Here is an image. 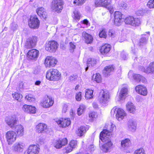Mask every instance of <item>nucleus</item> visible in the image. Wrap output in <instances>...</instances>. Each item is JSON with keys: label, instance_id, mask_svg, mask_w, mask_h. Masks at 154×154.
I'll return each instance as SVG.
<instances>
[{"label": "nucleus", "instance_id": "obj_1", "mask_svg": "<svg viewBox=\"0 0 154 154\" xmlns=\"http://www.w3.org/2000/svg\"><path fill=\"white\" fill-rule=\"evenodd\" d=\"M111 134V132H109L106 129L103 130L100 134V139L102 141L106 143L100 146V141H99L100 149L104 152H106L109 151L112 145L109 138Z\"/></svg>", "mask_w": 154, "mask_h": 154}, {"label": "nucleus", "instance_id": "obj_2", "mask_svg": "<svg viewBox=\"0 0 154 154\" xmlns=\"http://www.w3.org/2000/svg\"><path fill=\"white\" fill-rule=\"evenodd\" d=\"M61 74L57 69H50L46 73V78L50 81H58L60 79Z\"/></svg>", "mask_w": 154, "mask_h": 154}, {"label": "nucleus", "instance_id": "obj_3", "mask_svg": "<svg viewBox=\"0 0 154 154\" xmlns=\"http://www.w3.org/2000/svg\"><path fill=\"white\" fill-rule=\"evenodd\" d=\"M111 113L112 115L116 113V118L119 121L122 120L126 116V112L123 109L120 108L117 109L116 107L112 109Z\"/></svg>", "mask_w": 154, "mask_h": 154}, {"label": "nucleus", "instance_id": "obj_4", "mask_svg": "<svg viewBox=\"0 0 154 154\" xmlns=\"http://www.w3.org/2000/svg\"><path fill=\"white\" fill-rule=\"evenodd\" d=\"M111 0H96L95 1V5L96 7H103L108 9L112 10L113 7L111 5Z\"/></svg>", "mask_w": 154, "mask_h": 154}, {"label": "nucleus", "instance_id": "obj_5", "mask_svg": "<svg viewBox=\"0 0 154 154\" xmlns=\"http://www.w3.org/2000/svg\"><path fill=\"white\" fill-rule=\"evenodd\" d=\"M109 99V93L106 90H102L99 93L98 100L100 103L103 104L107 103Z\"/></svg>", "mask_w": 154, "mask_h": 154}, {"label": "nucleus", "instance_id": "obj_6", "mask_svg": "<svg viewBox=\"0 0 154 154\" xmlns=\"http://www.w3.org/2000/svg\"><path fill=\"white\" fill-rule=\"evenodd\" d=\"M28 25L31 28L37 29L39 26L40 21L36 16H31L29 21Z\"/></svg>", "mask_w": 154, "mask_h": 154}, {"label": "nucleus", "instance_id": "obj_7", "mask_svg": "<svg viewBox=\"0 0 154 154\" xmlns=\"http://www.w3.org/2000/svg\"><path fill=\"white\" fill-rule=\"evenodd\" d=\"M125 22L126 24H129L134 26H138L140 24V20L138 18H134L132 16H129L126 17Z\"/></svg>", "mask_w": 154, "mask_h": 154}, {"label": "nucleus", "instance_id": "obj_8", "mask_svg": "<svg viewBox=\"0 0 154 154\" xmlns=\"http://www.w3.org/2000/svg\"><path fill=\"white\" fill-rule=\"evenodd\" d=\"M17 137L16 132L13 131H8L5 135L6 140L9 145L12 144L16 141Z\"/></svg>", "mask_w": 154, "mask_h": 154}, {"label": "nucleus", "instance_id": "obj_9", "mask_svg": "<svg viewBox=\"0 0 154 154\" xmlns=\"http://www.w3.org/2000/svg\"><path fill=\"white\" fill-rule=\"evenodd\" d=\"M58 45L54 41H49L45 45V49L51 52H55L58 48Z\"/></svg>", "mask_w": 154, "mask_h": 154}, {"label": "nucleus", "instance_id": "obj_10", "mask_svg": "<svg viewBox=\"0 0 154 154\" xmlns=\"http://www.w3.org/2000/svg\"><path fill=\"white\" fill-rule=\"evenodd\" d=\"M57 63L56 59L52 56H47L45 60V64L47 68L54 67Z\"/></svg>", "mask_w": 154, "mask_h": 154}, {"label": "nucleus", "instance_id": "obj_11", "mask_svg": "<svg viewBox=\"0 0 154 154\" xmlns=\"http://www.w3.org/2000/svg\"><path fill=\"white\" fill-rule=\"evenodd\" d=\"M17 119L15 116L9 117L5 119L7 124L12 129H14L17 125Z\"/></svg>", "mask_w": 154, "mask_h": 154}, {"label": "nucleus", "instance_id": "obj_12", "mask_svg": "<svg viewBox=\"0 0 154 154\" xmlns=\"http://www.w3.org/2000/svg\"><path fill=\"white\" fill-rule=\"evenodd\" d=\"M40 148L37 146L31 145L29 146L25 154H39Z\"/></svg>", "mask_w": 154, "mask_h": 154}, {"label": "nucleus", "instance_id": "obj_13", "mask_svg": "<svg viewBox=\"0 0 154 154\" xmlns=\"http://www.w3.org/2000/svg\"><path fill=\"white\" fill-rule=\"evenodd\" d=\"M37 41V37L36 36L29 38L26 43V47L28 48H32L35 46Z\"/></svg>", "mask_w": 154, "mask_h": 154}, {"label": "nucleus", "instance_id": "obj_14", "mask_svg": "<svg viewBox=\"0 0 154 154\" xmlns=\"http://www.w3.org/2000/svg\"><path fill=\"white\" fill-rule=\"evenodd\" d=\"M63 5V2L62 0H54L51 4V6L53 9L57 10H62Z\"/></svg>", "mask_w": 154, "mask_h": 154}, {"label": "nucleus", "instance_id": "obj_15", "mask_svg": "<svg viewBox=\"0 0 154 154\" xmlns=\"http://www.w3.org/2000/svg\"><path fill=\"white\" fill-rule=\"evenodd\" d=\"M54 103L51 97L47 96L42 103V106L45 108H48L51 106Z\"/></svg>", "mask_w": 154, "mask_h": 154}, {"label": "nucleus", "instance_id": "obj_16", "mask_svg": "<svg viewBox=\"0 0 154 154\" xmlns=\"http://www.w3.org/2000/svg\"><path fill=\"white\" fill-rule=\"evenodd\" d=\"M39 54V51L36 49H32L27 53V57L29 59H35L37 58Z\"/></svg>", "mask_w": 154, "mask_h": 154}, {"label": "nucleus", "instance_id": "obj_17", "mask_svg": "<svg viewBox=\"0 0 154 154\" xmlns=\"http://www.w3.org/2000/svg\"><path fill=\"white\" fill-rule=\"evenodd\" d=\"M24 146V144L23 143L17 142L14 144L13 148L14 151L20 152L23 151Z\"/></svg>", "mask_w": 154, "mask_h": 154}, {"label": "nucleus", "instance_id": "obj_18", "mask_svg": "<svg viewBox=\"0 0 154 154\" xmlns=\"http://www.w3.org/2000/svg\"><path fill=\"white\" fill-rule=\"evenodd\" d=\"M59 126L62 128H65L70 125L71 122L69 119H61L57 122Z\"/></svg>", "mask_w": 154, "mask_h": 154}, {"label": "nucleus", "instance_id": "obj_19", "mask_svg": "<svg viewBox=\"0 0 154 154\" xmlns=\"http://www.w3.org/2000/svg\"><path fill=\"white\" fill-rule=\"evenodd\" d=\"M135 90L138 94L143 96H146L147 94L146 88L144 86L139 85L136 86Z\"/></svg>", "mask_w": 154, "mask_h": 154}, {"label": "nucleus", "instance_id": "obj_20", "mask_svg": "<svg viewBox=\"0 0 154 154\" xmlns=\"http://www.w3.org/2000/svg\"><path fill=\"white\" fill-rule=\"evenodd\" d=\"M13 130L15 131L17 137H21L24 135V128L21 125H17Z\"/></svg>", "mask_w": 154, "mask_h": 154}, {"label": "nucleus", "instance_id": "obj_21", "mask_svg": "<svg viewBox=\"0 0 154 154\" xmlns=\"http://www.w3.org/2000/svg\"><path fill=\"white\" fill-rule=\"evenodd\" d=\"M22 109L25 112L31 113H35L36 111V108L34 107L26 104L23 106Z\"/></svg>", "mask_w": 154, "mask_h": 154}, {"label": "nucleus", "instance_id": "obj_22", "mask_svg": "<svg viewBox=\"0 0 154 154\" xmlns=\"http://www.w3.org/2000/svg\"><path fill=\"white\" fill-rule=\"evenodd\" d=\"M121 148L123 150L127 149L131 145V141L128 138L122 140L121 141Z\"/></svg>", "mask_w": 154, "mask_h": 154}, {"label": "nucleus", "instance_id": "obj_23", "mask_svg": "<svg viewBox=\"0 0 154 154\" xmlns=\"http://www.w3.org/2000/svg\"><path fill=\"white\" fill-rule=\"evenodd\" d=\"M114 66L113 65H109L106 66L103 71V74L105 76H109L110 74V72L113 71Z\"/></svg>", "mask_w": 154, "mask_h": 154}, {"label": "nucleus", "instance_id": "obj_24", "mask_svg": "<svg viewBox=\"0 0 154 154\" xmlns=\"http://www.w3.org/2000/svg\"><path fill=\"white\" fill-rule=\"evenodd\" d=\"M128 128L131 131L134 132L136 128L137 124L135 120L131 119L129 120L128 124Z\"/></svg>", "mask_w": 154, "mask_h": 154}, {"label": "nucleus", "instance_id": "obj_25", "mask_svg": "<svg viewBox=\"0 0 154 154\" xmlns=\"http://www.w3.org/2000/svg\"><path fill=\"white\" fill-rule=\"evenodd\" d=\"M128 93V90L127 88H123L120 91L119 94V98L120 100H123L126 97Z\"/></svg>", "mask_w": 154, "mask_h": 154}, {"label": "nucleus", "instance_id": "obj_26", "mask_svg": "<svg viewBox=\"0 0 154 154\" xmlns=\"http://www.w3.org/2000/svg\"><path fill=\"white\" fill-rule=\"evenodd\" d=\"M47 125L44 124L40 123L36 126V128L37 131L38 133H43L45 132Z\"/></svg>", "mask_w": 154, "mask_h": 154}, {"label": "nucleus", "instance_id": "obj_27", "mask_svg": "<svg viewBox=\"0 0 154 154\" xmlns=\"http://www.w3.org/2000/svg\"><path fill=\"white\" fill-rule=\"evenodd\" d=\"M126 108L127 110L130 113L133 114L135 113L136 107L132 103L130 102H128L126 105Z\"/></svg>", "mask_w": 154, "mask_h": 154}, {"label": "nucleus", "instance_id": "obj_28", "mask_svg": "<svg viewBox=\"0 0 154 154\" xmlns=\"http://www.w3.org/2000/svg\"><path fill=\"white\" fill-rule=\"evenodd\" d=\"M82 36L84 38L85 42L87 44L91 43L93 40V38L90 34L84 32L82 33Z\"/></svg>", "mask_w": 154, "mask_h": 154}, {"label": "nucleus", "instance_id": "obj_29", "mask_svg": "<svg viewBox=\"0 0 154 154\" xmlns=\"http://www.w3.org/2000/svg\"><path fill=\"white\" fill-rule=\"evenodd\" d=\"M111 46L109 44H106L101 47L100 51L102 54L108 53L110 50Z\"/></svg>", "mask_w": 154, "mask_h": 154}, {"label": "nucleus", "instance_id": "obj_30", "mask_svg": "<svg viewBox=\"0 0 154 154\" xmlns=\"http://www.w3.org/2000/svg\"><path fill=\"white\" fill-rule=\"evenodd\" d=\"M133 78L137 82H146V79L144 77L139 74H134L133 75Z\"/></svg>", "mask_w": 154, "mask_h": 154}, {"label": "nucleus", "instance_id": "obj_31", "mask_svg": "<svg viewBox=\"0 0 154 154\" xmlns=\"http://www.w3.org/2000/svg\"><path fill=\"white\" fill-rule=\"evenodd\" d=\"M86 127L85 126H81L76 131V134L80 137L83 136L86 131Z\"/></svg>", "mask_w": 154, "mask_h": 154}, {"label": "nucleus", "instance_id": "obj_32", "mask_svg": "<svg viewBox=\"0 0 154 154\" xmlns=\"http://www.w3.org/2000/svg\"><path fill=\"white\" fill-rule=\"evenodd\" d=\"M148 39V36L146 35H143V37L140 40L139 43V45L140 47L145 45L147 43V40Z\"/></svg>", "mask_w": 154, "mask_h": 154}, {"label": "nucleus", "instance_id": "obj_33", "mask_svg": "<svg viewBox=\"0 0 154 154\" xmlns=\"http://www.w3.org/2000/svg\"><path fill=\"white\" fill-rule=\"evenodd\" d=\"M93 91L92 90L87 89L85 93V98L86 99H90L93 97Z\"/></svg>", "mask_w": 154, "mask_h": 154}, {"label": "nucleus", "instance_id": "obj_34", "mask_svg": "<svg viewBox=\"0 0 154 154\" xmlns=\"http://www.w3.org/2000/svg\"><path fill=\"white\" fill-rule=\"evenodd\" d=\"M36 12L38 16L46 20L47 17V14L44 10H37Z\"/></svg>", "mask_w": 154, "mask_h": 154}, {"label": "nucleus", "instance_id": "obj_35", "mask_svg": "<svg viewBox=\"0 0 154 154\" xmlns=\"http://www.w3.org/2000/svg\"><path fill=\"white\" fill-rule=\"evenodd\" d=\"M96 60L93 58H89L87 60V66H93L96 63Z\"/></svg>", "mask_w": 154, "mask_h": 154}, {"label": "nucleus", "instance_id": "obj_36", "mask_svg": "<svg viewBox=\"0 0 154 154\" xmlns=\"http://www.w3.org/2000/svg\"><path fill=\"white\" fill-rule=\"evenodd\" d=\"M151 63H150L149 66L146 69H143V67H142L143 69V71L144 72L148 73H150L151 74H153V66H151Z\"/></svg>", "mask_w": 154, "mask_h": 154}, {"label": "nucleus", "instance_id": "obj_37", "mask_svg": "<svg viewBox=\"0 0 154 154\" xmlns=\"http://www.w3.org/2000/svg\"><path fill=\"white\" fill-rule=\"evenodd\" d=\"M73 14H74L73 18L77 21H79L80 18L82 17V14L78 11L75 10L73 12Z\"/></svg>", "mask_w": 154, "mask_h": 154}, {"label": "nucleus", "instance_id": "obj_38", "mask_svg": "<svg viewBox=\"0 0 154 154\" xmlns=\"http://www.w3.org/2000/svg\"><path fill=\"white\" fill-rule=\"evenodd\" d=\"M93 79L94 81L97 83H100L101 82L102 79L99 73H97L93 76Z\"/></svg>", "mask_w": 154, "mask_h": 154}, {"label": "nucleus", "instance_id": "obj_39", "mask_svg": "<svg viewBox=\"0 0 154 154\" xmlns=\"http://www.w3.org/2000/svg\"><path fill=\"white\" fill-rule=\"evenodd\" d=\"M85 108L86 107L83 104L81 105L77 110L78 115L80 116L82 114L85 110Z\"/></svg>", "mask_w": 154, "mask_h": 154}, {"label": "nucleus", "instance_id": "obj_40", "mask_svg": "<svg viewBox=\"0 0 154 154\" xmlns=\"http://www.w3.org/2000/svg\"><path fill=\"white\" fill-rule=\"evenodd\" d=\"M13 97L18 101H20L22 98V95L18 93H15L12 94Z\"/></svg>", "mask_w": 154, "mask_h": 154}, {"label": "nucleus", "instance_id": "obj_41", "mask_svg": "<svg viewBox=\"0 0 154 154\" xmlns=\"http://www.w3.org/2000/svg\"><path fill=\"white\" fill-rule=\"evenodd\" d=\"M123 21L122 19L114 18V24L116 26H120L122 24Z\"/></svg>", "mask_w": 154, "mask_h": 154}, {"label": "nucleus", "instance_id": "obj_42", "mask_svg": "<svg viewBox=\"0 0 154 154\" xmlns=\"http://www.w3.org/2000/svg\"><path fill=\"white\" fill-rule=\"evenodd\" d=\"M99 35L100 38H106L107 35L105 30V29H103L99 33Z\"/></svg>", "mask_w": 154, "mask_h": 154}, {"label": "nucleus", "instance_id": "obj_43", "mask_svg": "<svg viewBox=\"0 0 154 154\" xmlns=\"http://www.w3.org/2000/svg\"><path fill=\"white\" fill-rule=\"evenodd\" d=\"M134 154H146L143 148H140L136 150L134 152Z\"/></svg>", "mask_w": 154, "mask_h": 154}, {"label": "nucleus", "instance_id": "obj_44", "mask_svg": "<svg viewBox=\"0 0 154 154\" xmlns=\"http://www.w3.org/2000/svg\"><path fill=\"white\" fill-rule=\"evenodd\" d=\"M122 14L119 11H116L115 12L114 18H117L118 19H122Z\"/></svg>", "mask_w": 154, "mask_h": 154}, {"label": "nucleus", "instance_id": "obj_45", "mask_svg": "<svg viewBox=\"0 0 154 154\" xmlns=\"http://www.w3.org/2000/svg\"><path fill=\"white\" fill-rule=\"evenodd\" d=\"M25 98L27 101L30 102H33L35 100V98L31 94H29L26 95Z\"/></svg>", "mask_w": 154, "mask_h": 154}, {"label": "nucleus", "instance_id": "obj_46", "mask_svg": "<svg viewBox=\"0 0 154 154\" xmlns=\"http://www.w3.org/2000/svg\"><path fill=\"white\" fill-rule=\"evenodd\" d=\"M86 0H75L74 3L77 5H82L86 1Z\"/></svg>", "mask_w": 154, "mask_h": 154}, {"label": "nucleus", "instance_id": "obj_47", "mask_svg": "<svg viewBox=\"0 0 154 154\" xmlns=\"http://www.w3.org/2000/svg\"><path fill=\"white\" fill-rule=\"evenodd\" d=\"M146 10H136L135 14L137 16H141L145 14Z\"/></svg>", "mask_w": 154, "mask_h": 154}, {"label": "nucleus", "instance_id": "obj_48", "mask_svg": "<svg viewBox=\"0 0 154 154\" xmlns=\"http://www.w3.org/2000/svg\"><path fill=\"white\" fill-rule=\"evenodd\" d=\"M59 140H56L54 143V146L57 149H60L61 147L60 143Z\"/></svg>", "mask_w": 154, "mask_h": 154}, {"label": "nucleus", "instance_id": "obj_49", "mask_svg": "<svg viewBox=\"0 0 154 154\" xmlns=\"http://www.w3.org/2000/svg\"><path fill=\"white\" fill-rule=\"evenodd\" d=\"M59 140L61 147L67 144L68 142L66 138L60 139Z\"/></svg>", "mask_w": 154, "mask_h": 154}, {"label": "nucleus", "instance_id": "obj_50", "mask_svg": "<svg viewBox=\"0 0 154 154\" xmlns=\"http://www.w3.org/2000/svg\"><path fill=\"white\" fill-rule=\"evenodd\" d=\"M147 6L149 8H154V0H151L149 1L147 4Z\"/></svg>", "mask_w": 154, "mask_h": 154}, {"label": "nucleus", "instance_id": "obj_51", "mask_svg": "<svg viewBox=\"0 0 154 154\" xmlns=\"http://www.w3.org/2000/svg\"><path fill=\"white\" fill-rule=\"evenodd\" d=\"M82 98V93L79 92L78 93H77L75 95V99L77 101H80Z\"/></svg>", "mask_w": 154, "mask_h": 154}, {"label": "nucleus", "instance_id": "obj_52", "mask_svg": "<svg viewBox=\"0 0 154 154\" xmlns=\"http://www.w3.org/2000/svg\"><path fill=\"white\" fill-rule=\"evenodd\" d=\"M119 7L120 9H125L127 7V5L126 3L123 2H121L119 4Z\"/></svg>", "mask_w": 154, "mask_h": 154}, {"label": "nucleus", "instance_id": "obj_53", "mask_svg": "<svg viewBox=\"0 0 154 154\" xmlns=\"http://www.w3.org/2000/svg\"><path fill=\"white\" fill-rule=\"evenodd\" d=\"M69 145L72 147V148H75L77 145V142L75 140H71L69 143Z\"/></svg>", "mask_w": 154, "mask_h": 154}, {"label": "nucleus", "instance_id": "obj_54", "mask_svg": "<svg viewBox=\"0 0 154 154\" xmlns=\"http://www.w3.org/2000/svg\"><path fill=\"white\" fill-rule=\"evenodd\" d=\"M116 35L115 31L113 30H110L109 32V35L112 37H114Z\"/></svg>", "mask_w": 154, "mask_h": 154}, {"label": "nucleus", "instance_id": "obj_55", "mask_svg": "<svg viewBox=\"0 0 154 154\" xmlns=\"http://www.w3.org/2000/svg\"><path fill=\"white\" fill-rule=\"evenodd\" d=\"M68 106L67 104H64L63 106V112L65 113L67 110Z\"/></svg>", "mask_w": 154, "mask_h": 154}, {"label": "nucleus", "instance_id": "obj_56", "mask_svg": "<svg viewBox=\"0 0 154 154\" xmlns=\"http://www.w3.org/2000/svg\"><path fill=\"white\" fill-rule=\"evenodd\" d=\"M89 116L90 118H96L97 117V113L94 112H91L89 115Z\"/></svg>", "mask_w": 154, "mask_h": 154}, {"label": "nucleus", "instance_id": "obj_57", "mask_svg": "<svg viewBox=\"0 0 154 154\" xmlns=\"http://www.w3.org/2000/svg\"><path fill=\"white\" fill-rule=\"evenodd\" d=\"M69 45L70 46V52H72L73 51V50L75 49V45L71 42L69 43Z\"/></svg>", "mask_w": 154, "mask_h": 154}, {"label": "nucleus", "instance_id": "obj_58", "mask_svg": "<svg viewBox=\"0 0 154 154\" xmlns=\"http://www.w3.org/2000/svg\"><path fill=\"white\" fill-rule=\"evenodd\" d=\"M17 25L14 23H13L11 24V29L14 31L17 29Z\"/></svg>", "mask_w": 154, "mask_h": 154}, {"label": "nucleus", "instance_id": "obj_59", "mask_svg": "<svg viewBox=\"0 0 154 154\" xmlns=\"http://www.w3.org/2000/svg\"><path fill=\"white\" fill-rule=\"evenodd\" d=\"M73 148L69 145V146L67 147L66 149V152L67 153H69L72 150Z\"/></svg>", "mask_w": 154, "mask_h": 154}, {"label": "nucleus", "instance_id": "obj_60", "mask_svg": "<svg viewBox=\"0 0 154 154\" xmlns=\"http://www.w3.org/2000/svg\"><path fill=\"white\" fill-rule=\"evenodd\" d=\"M94 145H90L88 148V150L90 152H92L94 151Z\"/></svg>", "mask_w": 154, "mask_h": 154}, {"label": "nucleus", "instance_id": "obj_61", "mask_svg": "<svg viewBox=\"0 0 154 154\" xmlns=\"http://www.w3.org/2000/svg\"><path fill=\"white\" fill-rule=\"evenodd\" d=\"M134 74H133V72L131 71H130L128 74V78L130 79H131L132 78V77H133V75H134Z\"/></svg>", "mask_w": 154, "mask_h": 154}, {"label": "nucleus", "instance_id": "obj_62", "mask_svg": "<svg viewBox=\"0 0 154 154\" xmlns=\"http://www.w3.org/2000/svg\"><path fill=\"white\" fill-rule=\"evenodd\" d=\"M31 2H32V1H29V4L31 5H32V7H35V8H36V7H38L36 3L35 2L33 3V4H32Z\"/></svg>", "mask_w": 154, "mask_h": 154}, {"label": "nucleus", "instance_id": "obj_63", "mask_svg": "<svg viewBox=\"0 0 154 154\" xmlns=\"http://www.w3.org/2000/svg\"><path fill=\"white\" fill-rule=\"evenodd\" d=\"M83 23L86 25H88V21L87 19H85L83 21Z\"/></svg>", "mask_w": 154, "mask_h": 154}, {"label": "nucleus", "instance_id": "obj_64", "mask_svg": "<svg viewBox=\"0 0 154 154\" xmlns=\"http://www.w3.org/2000/svg\"><path fill=\"white\" fill-rule=\"evenodd\" d=\"M121 56L122 58L124 60H125L126 59L127 57L123 53H122L121 54Z\"/></svg>", "mask_w": 154, "mask_h": 154}]
</instances>
